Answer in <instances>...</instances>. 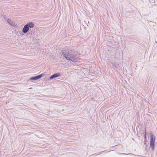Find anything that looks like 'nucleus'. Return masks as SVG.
I'll list each match as a JSON object with an SVG mask.
<instances>
[{
    "mask_svg": "<svg viewBox=\"0 0 157 157\" xmlns=\"http://www.w3.org/2000/svg\"><path fill=\"white\" fill-rule=\"evenodd\" d=\"M61 74L60 73H55L51 76L48 79V81H49L51 79L55 78L59 76H60Z\"/></svg>",
    "mask_w": 157,
    "mask_h": 157,
    "instance_id": "nucleus-4",
    "label": "nucleus"
},
{
    "mask_svg": "<svg viewBox=\"0 0 157 157\" xmlns=\"http://www.w3.org/2000/svg\"><path fill=\"white\" fill-rule=\"evenodd\" d=\"M105 151H102L100 153H98V154H97V153H96L94 155H99L101 153H102L105 152Z\"/></svg>",
    "mask_w": 157,
    "mask_h": 157,
    "instance_id": "nucleus-9",
    "label": "nucleus"
},
{
    "mask_svg": "<svg viewBox=\"0 0 157 157\" xmlns=\"http://www.w3.org/2000/svg\"><path fill=\"white\" fill-rule=\"evenodd\" d=\"M61 53L63 56L67 60L71 61L73 62H77L78 52L74 50H62Z\"/></svg>",
    "mask_w": 157,
    "mask_h": 157,
    "instance_id": "nucleus-1",
    "label": "nucleus"
},
{
    "mask_svg": "<svg viewBox=\"0 0 157 157\" xmlns=\"http://www.w3.org/2000/svg\"><path fill=\"white\" fill-rule=\"evenodd\" d=\"M144 133H146V134H147V132H146V129L145 130V131H144Z\"/></svg>",
    "mask_w": 157,
    "mask_h": 157,
    "instance_id": "nucleus-13",
    "label": "nucleus"
},
{
    "mask_svg": "<svg viewBox=\"0 0 157 157\" xmlns=\"http://www.w3.org/2000/svg\"><path fill=\"white\" fill-rule=\"evenodd\" d=\"M21 33V32H20V33Z\"/></svg>",
    "mask_w": 157,
    "mask_h": 157,
    "instance_id": "nucleus-16",
    "label": "nucleus"
},
{
    "mask_svg": "<svg viewBox=\"0 0 157 157\" xmlns=\"http://www.w3.org/2000/svg\"><path fill=\"white\" fill-rule=\"evenodd\" d=\"M150 147L152 150H153L154 148L155 144L150 143Z\"/></svg>",
    "mask_w": 157,
    "mask_h": 157,
    "instance_id": "nucleus-8",
    "label": "nucleus"
},
{
    "mask_svg": "<svg viewBox=\"0 0 157 157\" xmlns=\"http://www.w3.org/2000/svg\"><path fill=\"white\" fill-rule=\"evenodd\" d=\"M122 154L125 155H128L129 154H125V153H121Z\"/></svg>",
    "mask_w": 157,
    "mask_h": 157,
    "instance_id": "nucleus-12",
    "label": "nucleus"
},
{
    "mask_svg": "<svg viewBox=\"0 0 157 157\" xmlns=\"http://www.w3.org/2000/svg\"><path fill=\"white\" fill-rule=\"evenodd\" d=\"M7 22L10 25H11L13 26L17 27V25H15V23L13 22V21L11 20L10 19L8 18L7 19Z\"/></svg>",
    "mask_w": 157,
    "mask_h": 157,
    "instance_id": "nucleus-5",
    "label": "nucleus"
},
{
    "mask_svg": "<svg viewBox=\"0 0 157 157\" xmlns=\"http://www.w3.org/2000/svg\"><path fill=\"white\" fill-rule=\"evenodd\" d=\"M111 63L113 64V65H114L115 66V63Z\"/></svg>",
    "mask_w": 157,
    "mask_h": 157,
    "instance_id": "nucleus-14",
    "label": "nucleus"
},
{
    "mask_svg": "<svg viewBox=\"0 0 157 157\" xmlns=\"http://www.w3.org/2000/svg\"><path fill=\"white\" fill-rule=\"evenodd\" d=\"M28 36H31L32 35L34 34V32L33 31V29H30L29 31V32L27 33Z\"/></svg>",
    "mask_w": 157,
    "mask_h": 157,
    "instance_id": "nucleus-7",
    "label": "nucleus"
},
{
    "mask_svg": "<svg viewBox=\"0 0 157 157\" xmlns=\"http://www.w3.org/2000/svg\"><path fill=\"white\" fill-rule=\"evenodd\" d=\"M35 24L33 22H29L24 25L22 30V32L25 34L29 32V29L33 28Z\"/></svg>",
    "mask_w": 157,
    "mask_h": 157,
    "instance_id": "nucleus-2",
    "label": "nucleus"
},
{
    "mask_svg": "<svg viewBox=\"0 0 157 157\" xmlns=\"http://www.w3.org/2000/svg\"><path fill=\"white\" fill-rule=\"evenodd\" d=\"M144 139L145 140H146V139H147V134H146V133H144Z\"/></svg>",
    "mask_w": 157,
    "mask_h": 157,
    "instance_id": "nucleus-10",
    "label": "nucleus"
},
{
    "mask_svg": "<svg viewBox=\"0 0 157 157\" xmlns=\"http://www.w3.org/2000/svg\"><path fill=\"white\" fill-rule=\"evenodd\" d=\"M46 75V74L45 72L41 74L38 75H36L35 76L31 77L29 78V80L30 81H34L38 80L44 76Z\"/></svg>",
    "mask_w": 157,
    "mask_h": 157,
    "instance_id": "nucleus-3",
    "label": "nucleus"
},
{
    "mask_svg": "<svg viewBox=\"0 0 157 157\" xmlns=\"http://www.w3.org/2000/svg\"><path fill=\"white\" fill-rule=\"evenodd\" d=\"M150 143L155 144V137L152 134L150 135Z\"/></svg>",
    "mask_w": 157,
    "mask_h": 157,
    "instance_id": "nucleus-6",
    "label": "nucleus"
},
{
    "mask_svg": "<svg viewBox=\"0 0 157 157\" xmlns=\"http://www.w3.org/2000/svg\"><path fill=\"white\" fill-rule=\"evenodd\" d=\"M147 142V139H146V140H144V145H145L146 146H147V144H146V142Z\"/></svg>",
    "mask_w": 157,
    "mask_h": 157,
    "instance_id": "nucleus-11",
    "label": "nucleus"
},
{
    "mask_svg": "<svg viewBox=\"0 0 157 157\" xmlns=\"http://www.w3.org/2000/svg\"><path fill=\"white\" fill-rule=\"evenodd\" d=\"M110 151H107V152H109Z\"/></svg>",
    "mask_w": 157,
    "mask_h": 157,
    "instance_id": "nucleus-15",
    "label": "nucleus"
}]
</instances>
